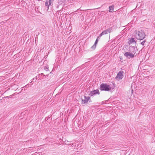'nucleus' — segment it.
Wrapping results in <instances>:
<instances>
[{
    "label": "nucleus",
    "instance_id": "nucleus-9",
    "mask_svg": "<svg viewBox=\"0 0 155 155\" xmlns=\"http://www.w3.org/2000/svg\"><path fill=\"white\" fill-rule=\"evenodd\" d=\"M114 6L113 5L110 6L109 7V12H110L111 11H113L114 10Z\"/></svg>",
    "mask_w": 155,
    "mask_h": 155
},
{
    "label": "nucleus",
    "instance_id": "nucleus-7",
    "mask_svg": "<svg viewBox=\"0 0 155 155\" xmlns=\"http://www.w3.org/2000/svg\"><path fill=\"white\" fill-rule=\"evenodd\" d=\"M96 94H100L99 91L97 89L94 90L93 91H91L90 93L89 94V95L91 96H92L93 95H95Z\"/></svg>",
    "mask_w": 155,
    "mask_h": 155
},
{
    "label": "nucleus",
    "instance_id": "nucleus-6",
    "mask_svg": "<svg viewBox=\"0 0 155 155\" xmlns=\"http://www.w3.org/2000/svg\"><path fill=\"white\" fill-rule=\"evenodd\" d=\"M112 30V28H110L108 29L105 30L103 31L102 33L99 35V36L101 37L104 35H105L108 34V33H110Z\"/></svg>",
    "mask_w": 155,
    "mask_h": 155
},
{
    "label": "nucleus",
    "instance_id": "nucleus-3",
    "mask_svg": "<svg viewBox=\"0 0 155 155\" xmlns=\"http://www.w3.org/2000/svg\"><path fill=\"white\" fill-rule=\"evenodd\" d=\"M100 89L101 91H109L112 90L111 87L106 84L102 83L100 86Z\"/></svg>",
    "mask_w": 155,
    "mask_h": 155
},
{
    "label": "nucleus",
    "instance_id": "nucleus-13",
    "mask_svg": "<svg viewBox=\"0 0 155 155\" xmlns=\"http://www.w3.org/2000/svg\"><path fill=\"white\" fill-rule=\"evenodd\" d=\"M45 5L46 6H48V8H49V5H48V2L47 1H46L45 3Z\"/></svg>",
    "mask_w": 155,
    "mask_h": 155
},
{
    "label": "nucleus",
    "instance_id": "nucleus-11",
    "mask_svg": "<svg viewBox=\"0 0 155 155\" xmlns=\"http://www.w3.org/2000/svg\"><path fill=\"white\" fill-rule=\"evenodd\" d=\"M96 47V45L94 44V45L91 47V48L93 50H94Z\"/></svg>",
    "mask_w": 155,
    "mask_h": 155
},
{
    "label": "nucleus",
    "instance_id": "nucleus-4",
    "mask_svg": "<svg viewBox=\"0 0 155 155\" xmlns=\"http://www.w3.org/2000/svg\"><path fill=\"white\" fill-rule=\"evenodd\" d=\"M124 76V72L123 71H120L117 74L116 77L115 78L116 80L118 81L121 80L123 77Z\"/></svg>",
    "mask_w": 155,
    "mask_h": 155
},
{
    "label": "nucleus",
    "instance_id": "nucleus-5",
    "mask_svg": "<svg viewBox=\"0 0 155 155\" xmlns=\"http://www.w3.org/2000/svg\"><path fill=\"white\" fill-rule=\"evenodd\" d=\"M84 99L81 98V104H86L88 101L90 99L91 97H86L85 96H84Z\"/></svg>",
    "mask_w": 155,
    "mask_h": 155
},
{
    "label": "nucleus",
    "instance_id": "nucleus-14",
    "mask_svg": "<svg viewBox=\"0 0 155 155\" xmlns=\"http://www.w3.org/2000/svg\"><path fill=\"white\" fill-rule=\"evenodd\" d=\"M54 0H49V4L51 5V2H52Z\"/></svg>",
    "mask_w": 155,
    "mask_h": 155
},
{
    "label": "nucleus",
    "instance_id": "nucleus-17",
    "mask_svg": "<svg viewBox=\"0 0 155 155\" xmlns=\"http://www.w3.org/2000/svg\"><path fill=\"white\" fill-rule=\"evenodd\" d=\"M41 75H43V76H44V75L43 73H41Z\"/></svg>",
    "mask_w": 155,
    "mask_h": 155
},
{
    "label": "nucleus",
    "instance_id": "nucleus-1",
    "mask_svg": "<svg viewBox=\"0 0 155 155\" xmlns=\"http://www.w3.org/2000/svg\"><path fill=\"white\" fill-rule=\"evenodd\" d=\"M134 33V36L135 38L140 40H143L146 35L144 31L142 30H139L138 31L136 30Z\"/></svg>",
    "mask_w": 155,
    "mask_h": 155
},
{
    "label": "nucleus",
    "instance_id": "nucleus-2",
    "mask_svg": "<svg viewBox=\"0 0 155 155\" xmlns=\"http://www.w3.org/2000/svg\"><path fill=\"white\" fill-rule=\"evenodd\" d=\"M131 48L134 50V51H132L131 52H126L124 54V55L128 58H133L134 57V55L136 52L137 47H132Z\"/></svg>",
    "mask_w": 155,
    "mask_h": 155
},
{
    "label": "nucleus",
    "instance_id": "nucleus-15",
    "mask_svg": "<svg viewBox=\"0 0 155 155\" xmlns=\"http://www.w3.org/2000/svg\"><path fill=\"white\" fill-rule=\"evenodd\" d=\"M44 69L46 70V71H48V68H47V67H45L44 68Z\"/></svg>",
    "mask_w": 155,
    "mask_h": 155
},
{
    "label": "nucleus",
    "instance_id": "nucleus-8",
    "mask_svg": "<svg viewBox=\"0 0 155 155\" xmlns=\"http://www.w3.org/2000/svg\"><path fill=\"white\" fill-rule=\"evenodd\" d=\"M135 42V39L134 38H132L129 40V44H132L133 42Z\"/></svg>",
    "mask_w": 155,
    "mask_h": 155
},
{
    "label": "nucleus",
    "instance_id": "nucleus-16",
    "mask_svg": "<svg viewBox=\"0 0 155 155\" xmlns=\"http://www.w3.org/2000/svg\"><path fill=\"white\" fill-rule=\"evenodd\" d=\"M89 101V102H92V101H91V100H90V99H89V101Z\"/></svg>",
    "mask_w": 155,
    "mask_h": 155
},
{
    "label": "nucleus",
    "instance_id": "nucleus-12",
    "mask_svg": "<svg viewBox=\"0 0 155 155\" xmlns=\"http://www.w3.org/2000/svg\"><path fill=\"white\" fill-rule=\"evenodd\" d=\"M146 42V40L144 39L143 41L141 43V44L142 45H143L144 44V43L145 42Z\"/></svg>",
    "mask_w": 155,
    "mask_h": 155
},
{
    "label": "nucleus",
    "instance_id": "nucleus-18",
    "mask_svg": "<svg viewBox=\"0 0 155 155\" xmlns=\"http://www.w3.org/2000/svg\"><path fill=\"white\" fill-rule=\"evenodd\" d=\"M100 38H98V40H99V39H100Z\"/></svg>",
    "mask_w": 155,
    "mask_h": 155
},
{
    "label": "nucleus",
    "instance_id": "nucleus-10",
    "mask_svg": "<svg viewBox=\"0 0 155 155\" xmlns=\"http://www.w3.org/2000/svg\"><path fill=\"white\" fill-rule=\"evenodd\" d=\"M100 37L99 36L97 37L96 41H95L94 44L96 45V44H97L98 42V38H100Z\"/></svg>",
    "mask_w": 155,
    "mask_h": 155
}]
</instances>
